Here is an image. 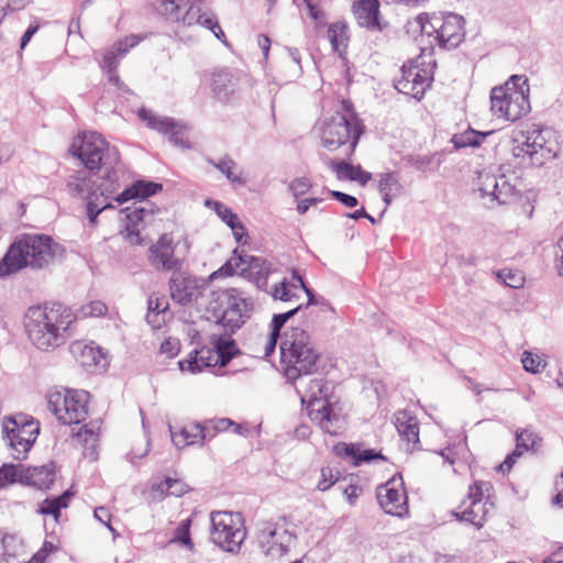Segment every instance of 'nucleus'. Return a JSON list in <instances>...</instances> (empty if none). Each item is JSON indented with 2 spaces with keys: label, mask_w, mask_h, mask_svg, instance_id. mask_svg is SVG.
<instances>
[{
  "label": "nucleus",
  "mask_w": 563,
  "mask_h": 563,
  "mask_svg": "<svg viewBox=\"0 0 563 563\" xmlns=\"http://www.w3.org/2000/svg\"><path fill=\"white\" fill-rule=\"evenodd\" d=\"M212 297L209 310L214 323L222 327V332L210 334L209 344L195 347L185 361H178V371L197 374L217 365L225 367L242 354L232 335L251 318L254 309L252 298L242 297L238 288L213 291Z\"/></svg>",
  "instance_id": "1"
},
{
  "label": "nucleus",
  "mask_w": 563,
  "mask_h": 563,
  "mask_svg": "<svg viewBox=\"0 0 563 563\" xmlns=\"http://www.w3.org/2000/svg\"><path fill=\"white\" fill-rule=\"evenodd\" d=\"M75 317L63 303L36 306L27 309L24 327L30 341L42 351L54 350L73 335Z\"/></svg>",
  "instance_id": "2"
},
{
  "label": "nucleus",
  "mask_w": 563,
  "mask_h": 563,
  "mask_svg": "<svg viewBox=\"0 0 563 563\" xmlns=\"http://www.w3.org/2000/svg\"><path fill=\"white\" fill-rule=\"evenodd\" d=\"M279 353L283 374L290 384L302 376L324 372L322 354L314 347L309 332L302 328L291 327L284 331Z\"/></svg>",
  "instance_id": "3"
},
{
  "label": "nucleus",
  "mask_w": 563,
  "mask_h": 563,
  "mask_svg": "<svg viewBox=\"0 0 563 563\" xmlns=\"http://www.w3.org/2000/svg\"><path fill=\"white\" fill-rule=\"evenodd\" d=\"M64 247L46 234H22L0 260V278L22 268L43 269L60 256Z\"/></svg>",
  "instance_id": "4"
},
{
  "label": "nucleus",
  "mask_w": 563,
  "mask_h": 563,
  "mask_svg": "<svg viewBox=\"0 0 563 563\" xmlns=\"http://www.w3.org/2000/svg\"><path fill=\"white\" fill-rule=\"evenodd\" d=\"M73 148V154L81 161L86 169L92 172L101 167L104 168L106 174L101 183L96 185L97 194L103 200L112 197L120 188L118 173L114 169L120 161L117 148L110 146L100 134L95 132L85 134L79 146L76 147L74 143Z\"/></svg>",
  "instance_id": "5"
},
{
  "label": "nucleus",
  "mask_w": 563,
  "mask_h": 563,
  "mask_svg": "<svg viewBox=\"0 0 563 563\" xmlns=\"http://www.w3.org/2000/svg\"><path fill=\"white\" fill-rule=\"evenodd\" d=\"M272 273V264L261 256L250 255L235 247L229 260L214 271L209 279L219 277H231L239 275L242 278L252 282L257 289L266 290L267 279Z\"/></svg>",
  "instance_id": "6"
},
{
  "label": "nucleus",
  "mask_w": 563,
  "mask_h": 563,
  "mask_svg": "<svg viewBox=\"0 0 563 563\" xmlns=\"http://www.w3.org/2000/svg\"><path fill=\"white\" fill-rule=\"evenodd\" d=\"M210 540L224 552L236 554L246 538L241 512L213 511L210 516Z\"/></svg>",
  "instance_id": "7"
},
{
  "label": "nucleus",
  "mask_w": 563,
  "mask_h": 563,
  "mask_svg": "<svg viewBox=\"0 0 563 563\" xmlns=\"http://www.w3.org/2000/svg\"><path fill=\"white\" fill-rule=\"evenodd\" d=\"M88 397L85 390L51 389L46 396L48 409L63 424H79L88 416Z\"/></svg>",
  "instance_id": "8"
},
{
  "label": "nucleus",
  "mask_w": 563,
  "mask_h": 563,
  "mask_svg": "<svg viewBox=\"0 0 563 563\" xmlns=\"http://www.w3.org/2000/svg\"><path fill=\"white\" fill-rule=\"evenodd\" d=\"M364 131L365 125L363 121L349 123L345 118L332 117L322 129L321 143L330 152L344 147L343 154L345 158L351 159Z\"/></svg>",
  "instance_id": "9"
},
{
  "label": "nucleus",
  "mask_w": 563,
  "mask_h": 563,
  "mask_svg": "<svg viewBox=\"0 0 563 563\" xmlns=\"http://www.w3.org/2000/svg\"><path fill=\"white\" fill-rule=\"evenodd\" d=\"M401 77L395 81V89L421 101L433 82V70L419 64L418 58L409 59L400 68Z\"/></svg>",
  "instance_id": "10"
},
{
  "label": "nucleus",
  "mask_w": 563,
  "mask_h": 563,
  "mask_svg": "<svg viewBox=\"0 0 563 563\" xmlns=\"http://www.w3.org/2000/svg\"><path fill=\"white\" fill-rule=\"evenodd\" d=\"M376 499L387 515L400 518L408 515V496L401 473L394 474L386 483L377 486Z\"/></svg>",
  "instance_id": "11"
},
{
  "label": "nucleus",
  "mask_w": 563,
  "mask_h": 563,
  "mask_svg": "<svg viewBox=\"0 0 563 563\" xmlns=\"http://www.w3.org/2000/svg\"><path fill=\"white\" fill-rule=\"evenodd\" d=\"M296 534L278 522L267 521L258 533V544L263 553L272 558H280L290 551Z\"/></svg>",
  "instance_id": "12"
},
{
  "label": "nucleus",
  "mask_w": 563,
  "mask_h": 563,
  "mask_svg": "<svg viewBox=\"0 0 563 563\" xmlns=\"http://www.w3.org/2000/svg\"><path fill=\"white\" fill-rule=\"evenodd\" d=\"M493 490V484L488 481H474L468 486L466 498L461 501L457 509L452 510V516L459 521H465L481 529L485 522V510L483 516L477 519L478 512L475 509L483 500L484 494ZM484 509V506L482 507Z\"/></svg>",
  "instance_id": "13"
},
{
  "label": "nucleus",
  "mask_w": 563,
  "mask_h": 563,
  "mask_svg": "<svg viewBox=\"0 0 563 563\" xmlns=\"http://www.w3.org/2000/svg\"><path fill=\"white\" fill-rule=\"evenodd\" d=\"M2 432L9 440V445L14 451L15 460H23L30 451L40 432V428L34 427V422H26L20 428L12 417H7L3 421Z\"/></svg>",
  "instance_id": "14"
},
{
  "label": "nucleus",
  "mask_w": 563,
  "mask_h": 563,
  "mask_svg": "<svg viewBox=\"0 0 563 563\" xmlns=\"http://www.w3.org/2000/svg\"><path fill=\"white\" fill-rule=\"evenodd\" d=\"M465 20L462 15L448 12L443 16H434L432 31H439L434 40L440 48H456L465 37Z\"/></svg>",
  "instance_id": "15"
},
{
  "label": "nucleus",
  "mask_w": 563,
  "mask_h": 563,
  "mask_svg": "<svg viewBox=\"0 0 563 563\" xmlns=\"http://www.w3.org/2000/svg\"><path fill=\"white\" fill-rule=\"evenodd\" d=\"M481 198L489 197L492 202L499 206L509 205L518 199L519 190L510 184L506 175H486L478 188Z\"/></svg>",
  "instance_id": "16"
},
{
  "label": "nucleus",
  "mask_w": 563,
  "mask_h": 563,
  "mask_svg": "<svg viewBox=\"0 0 563 563\" xmlns=\"http://www.w3.org/2000/svg\"><path fill=\"white\" fill-rule=\"evenodd\" d=\"M352 12L358 26L369 32H384L389 26V22L382 18L378 0H356Z\"/></svg>",
  "instance_id": "17"
},
{
  "label": "nucleus",
  "mask_w": 563,
  "mask_h": 563,
  "mask_svg": "<svg viewBox=\"0 0 563 563\" xmlns=\"http://www.w3.org/2000/svg\"><path fill=\"white\" fill-rule=\"evenodd\" d=\"M358 442H338L333 445L332 452L341 459L349 460L351 464L358 467L363 464H371L375 461L387 462L388 459L375 449H362Z\"/></svg>",
  "instance_id": "18"
},
{
  "label": "nucleus",
  "mask_w": 563,
  "mask_h": 563,
  "mask_svg": "<svg viewBox=\"0 0 563 563\" xmlns=\"http://www.w3.org/2000/svg\"><path fill=\"white\" fill-rule=\"evenodd\" d=\"M150 201H135L132 206L122 210L125 213L124 238L135 245L142 244L139 225L146 221L147 218L153 217V209L150 207Z\"/></svg>",
  "instance_id": "19"
},
{
  "label": "nucleus",
  "mask_w": 563,
  "mask_h": 563,
  "mask_svg": "<svg viewBox=\"0 0 563 563\" xmlns=\"http://www.w3.org/2000/svg\"><path fill=\"white\" fill-rule=\"evenodd\" d=\"M321 159L327 163L328 167L335 173L338 180L356 181L364 187L372 179V173L364 170L360 164L353 165L350 159H330L325 154L321 155Z\"/></svg>",
  "instance_id": "20"
},
{
  "label": "nucleus",
  "mask_w": 563,
  "mask_h": 563,
  "mask_svg": "<svg viewBox=\"0 0 563 563\" xmlns=\"http://www.w3.org/2000/svg\"><path fill=\"white\" fill-rule=\"evenodd\" d=\"M175 246L172 234H163L158 241L150 247V262L161 271H172L176 266L174 256Z\"/></svg>",
  "instance_id": "21"
},
{
  "label": "nucleus",
  "mask_w": 563,
  "mask_h": 563,
  "mask_svg": "<svg viewBox=\"0 0 563 563\" xmlns=\"http://www.w3.org/2000/svg\"><path fill=\"white\" fill-rule=\"evenodd\" d=\"M55 479V465L53 462L24 468L21 466L19 472V482L21 484L34 486L41 490L49 489Z\"/></svg>",
  "instance_id": "22"
},
{
  "label": "nucleus",
  "mask_w": 563,
  "mask_h": 563,
  "mask_svg": "<svg viewBox=\"0 0 563 563\" xmlns=\"http://www.w3.org/2000/svg\"><path fill=\"white\" fill-rule=\"evenodd\" d=\"M168 300L164 296L153 294L147 300L146 321L153 329H161L172 320Z\"/></svg>",
  "instance_id": "23"
},
{
  "label": "nucleus",
  "mask_w": 563,
  "mask_h": 563,
  "mask_svg": "<svg viewBox=\"0 0 563 563\" xmlns=\"http://www.w3.org/2000/svg\"><path fill=\"white\" fill-rule=\"evenodd\" d=\"M67 188L71 196L89 199L98 197L96 183L90 170H77L67 177Z\"/></svg>",
  "instance_id": "24"
},
{
  "label": "nucleus",
  "mask_w": 563,
  "mask_h": 563,
  "mask_svg": "<svg viewBox=\"0 0 563 563\" xmlns=\"http://www.w3.org/2000/svg\"><path fill=\"white\" fill-rule=\"evenodd\" d=\"M162 189V185L150 180H136L115 196L114 200L122 205L132 199L147 201L146 199Z\"/></svg>",
  "instance_id": "25"
},
{
  "label": "nucleus",
  "mask_w": 563,
  "mask_h": 563,
  "mask_svg": "<svg viewBox=\"0 0 563 563\" xmlns=\"http://www.w3.org/2000/svg\"><path fill=\"white\" fill-rule=\"evenodd\" d=\"M137 115L148 128L167 135L168 142L176 145V122L173 119L158 117L144 107L139 110Z\"/></svg>",
  "instance_id": "26"
},
{
  "label": "nucleus",
  "mask_w": 563,
  "mask_h": 563,
  "mask_svg": "<svg viewBox=\"0 0 563 563\" xmlns=\"http://www.w3.org/2000/svg\"><path fill=\"white\" fill-rule=\"evenodd\" d=\"M207 287V280L202 278L183 277L181 283H178V305L186 306L197 300Z\"/></svg>",
  "instance_id": "27"
},
{
  "label": "nucleus",
  "mask_w": 563,
  "mask_h": 563,
  "mask_svg": "<svg viewBox=\"0 0 563 563\" xmlns=\"http://www.w3.org/2000/svg\"><path fill=\"white\" fill-rule=\"evenodd\" d=\"M311 420H318L321 429L331 435H336L340 427L338 422L340 420L339 415L335 413L333 405L329 400H324L321 407L310 411Z\"/></svg>",
  "instance_id": "28"
},
{
  "label": "nucleus",
  "mask_w": 563,
  "mask_h": 563,
  "mask_svg": "<svg viewBox=\"0 0 563 563\" xmlns=\"http://www.w3.org/2000/svg\"><path fill=\"white\" fill-rule=\"evenodd\" d=\"M328 38L332 51L339 57L346 62V48L349 42L347 24L344 21H338L328 25Z\"/></svg>",
  "instance_id": "29"
},
{
  "label": "nucleus",
  "mask_w": 563,
  "mask_h": 563,
  "mask_svg": "<svg viewBox=\"0 0 563 563\" xmlns=\"http://www.w3.org/2000/svg\"><path fill=\"white\" fill-rule=\"evenodd\" d=\"M396 428L400 437L416 446L419 440V422L416 417L410 416L407 410H400L396 415Z\"/></svg>",
  "instance_id": "30"
},
{
  "label": "nucleus",
  "mask_w": 563,
  "mask_h": 563,
  "mask_svg": "<svg viewBox=\"0 0 563 563\" xmlns=\"http://www.w3.org/2000/svg\"><path fill=\"white\" fill-rule=\"evenodd\" d=\"M235 84L233 75L228 69H222L212 74L211 88L214 98L219 101L227 102L234 92Z\"/></svg>",
  "instance_id": "31"
},
{
  "label": "nucleus",
  "mask_w": 563,
  "mask_h": 563,
  "mask_svg": "<svg viewBox=\"0 0 563 563\" xmlns=\"http://www.w3.org/2000/svg\"><path fill=\"white\" fill-rule=\"evenodd\" d=\"M493 133L494 131L482 132L468 128L462 133L453 134L450 142L453 144L454 150H461L465 147L477 148L483 144L485 139Z\"/></svg>",
  "instance_id": "32"
},
{
  "label": "nucleus",
  "mask_w": 563,
  "mask_h": 563,
  "mask_svg": "<svg viewBox=\"0 0 563 563\" xmlns=\"http://www.w3.org/2000/svg\"><path fill=\"white\" fill-rule=\"evenodd\" d=\"M531 111L529 96L522 92H514L509 98L508 110H506V120L516 122Z\"/></svg>",
  "instance_id": "33"
},
{
  "label": "nucleus",
  "mask_w": 563,
  "mask_h": 563,
  "mask_svg": "<svg viewBox=\"0 0 563 563\" xmlns=\"http://www.w3.org/2000/svg\"><path fill=\"white\" fill-rule=\"evenodd\" d=\"M71 351L73 353L80 352L78 361L80 362L81 366L87 368L91 366H101V362L104 360V356L102 355L99 347L75 343L71 346Z\"/></svg>",
  "instance_id": "34"
},
{
  "label": "nucleus",
  "mask_w": 563,
  "mask_h": 563,
  "mask_svg": "<svg viewBox=\"0 0 563 563\" xmlns=\"http://www.w3.org/2000/svg\"><path fill=\"white\" fill-rule=\"evenodd\" d=\"M511 92H507L506 87H494L490 91V110L498 118L506 120V110H508Z\"/></svg>",
  "instance_id": "35"
},
{
  "label": "nucleus",
  "mask_w": 563,
  "mask_h": 563,
  "mask_svg": "<svg viewBox=\"0 0 563 563\" xmlns=\"http://www.w3.org/2000/svg\"><path fill=\"white\" fill-rule=\"evenodd\" d=\"M178 435L184 439L185 445L202 446L206 442V434L203 433L201 422H190L183 426L178 430Z\"/></svg>",
  "instance_id": "36"
},
{
  "label": "nucleus",
  "mask_w": 563,
  "mask_h": 563,
  "mask_svg": "<svg viewBox=\"0 0 563 563\" xmlns=\"http://www.w3.org/2000/svg\"><path fill=\"white\" fill-rule=\"evenodd\" d=\"M71 496L73 494L66 490L57 497L46 498L40 507V512L43 515H52L57 519L60 515V510L68 506Z\"/></svg>",
  "instance_id": "37"
},
{
  "label": "nucleus",
  "mask_w": 563,
  "mask_h": 563,
  "mask_svg": "<svg viewBox=\"0 0 563 563\" xmlns=\"http://www.w3.org/2000/svg\"><path fill=\"white\" fill-rule=\"evenodd\" d=\"M542 443V438L527 429L516 432V450L519 451H537Z\"/></svg>",
  "instance_id": "38"
},
{
  "label": "nucleus",
  "mask_w": 563,
  "mask_h": 563,
  "mask_svg": "<svg viewBox=\"0 0 563 563\" xmlns=\"http://www.w3.org/2000/svg\"><path fill=\"white\" fill-rule=\"evenodd\" d=\"M378 191L394 192L396 195L402 194L404 187L400 184V177L398 172L391 170L387 173H382L378 175Z\"/></svg>",
  "instance_id": "39"
},
{
  "label": "nucleus",
  "mask_w": 563,
  "mask_h": 563,
  "mask_svg": "<svg viewBox=\"0 0 563 563\" xmlns=\"http://www.w3.org/2000/svg\"><path fill=\"white\" fill-rule=\"evenodd\" d=\"M195 514L194 511L188 518L178 522V547L186 549L190 553H195L196 551V544L190 532Z\"/></svg>",
  "instance_id": "40"
},
{
  "label": "nucleus",
  "mask_w": 563,
  "mask_h": 563,
  "mask_svg": "<svg viewBox=\"0 0 563 563\" xmlns=\"http://www.w3.org/2000/svg\"><path fill=\"white\" fill-rule=\"evenodd\" d=\"M205 206L211 209L228 227H230L239 218V216L233 212L231 208L227 207L219 200L207 198L205 200Z\"/></svg>",
  "instance_id": "41"
},
{
  "label": "nucleus",
  "mask_w": 563,
  "mask_h": 563,
  "mask_svg": "<svg viewBox=\"0 0 563 563\" xmlns=\"http://www.w3.org/2000/svg\"><path fill=\"white\" fill-rule=\"evenodd\" d=\"M108 307L103 301L93 300L82 305L74 314L75 320L78 318H95L106 316Z\"/></svg>",
  "instance_id": "42"
},
{
  "label": "nucleus",
  "mask_w": 563,
  "mask_h": 563,
  "mask_svg": "<svg viewBox=\"0 0 563 563\" xmlns=\"http://www.w3.org/2000/svg\"><path fill=\"white\" fill-rule=\"evenodd\" d=\"M210 163L219 170L221 172L225 177L227 179L232 183L233 185L238 184L240 186H243L246 184V180L239 176V175H235L233 172H232V168L235 166V162L232 159V158H229V157H225L223 159H220L219 162H213V161H210Z\"/></svg>",
  "instance_id": "43"
},
{
  "label": "nucleus",
  "mask_w": 563,
  "mask_h": 563,
  "mask_svg": "<svg viewBox=\"0 0 563 563\" xmlns=\"http://www.w3.org/2000/svg\"><path fill=\"white\" fill-rule=\"evenodd\" d=\"M507 88V92H522L529 96L530 87L529 80L525 75H511L509 79L501 86Z\"/></svg>",
  "instance_id": "44"
},
{
  "label": "nucleus",
  "mask_w": 563,
  "mask_h": 563,
  "mask_svg": "<svg viewBox=\"0 0 563 563\" xmlns=\"http://www.w3.org/2000/svg\"><path fill=\"white\" fill-rule=\"evenodd\" d=\"M303 2L308 10V16L314 22V29L317 31L323 29L327 25L325 12L313 0H303Z\"/></svg>",
  "instance_id": "45"
},
{
  "label": "nucleus",
  "mask_w": 563,
  "mask_h": 563,
  "mask_svg": "<svg viewBox=\"0 0 563 563\" xmlns=\"http://www.w3.org/2000/svg\"><path fill=\"white\" fill-rule=\"evenodd\" d=\"M0 544L2 549L1 555L4 558L16 556L18 551L22 545L21 540L16 536L10 533L2 536L0 539Z\"/></svg>",
  "instance_id": "46"
},
{
  "label": "nucleus",
  "mask_w": 563,
  "mask_h": 563,
  "mask_svg": "<svg viewBox=\"0 0 563 563\" xmlns=\"http://www.w3.org/2000/svg\"><path fill=\"white\" fill-rule=\"evenodd\" d=\"M181 331L186 334L187 339L189 340V343L191 345H195V347L207 345L206 340L203 339L201 330L198 328L197 322H184Z\"/></svg>",
  "instance_id": "47"
},
{
  "label": "nucleus",
  "mask_w": 563,
  "mask_h": 563,
  "mask_svg": "<svg viewBox=\"0 0 563 563\" xmlns=\"http://www.w3.org/2000/svg\"><path fill=\"white\" fill-rule=\"evenodd\" d=\"M100 197H92L87 200V217L91 224L97 222L98 216L104 209L112 208L110 202H106V200L99 201Z\"/></svg>",
  "instance_id": "48"
},
{
  "label": "nucleus",
  "mask_w": 563,
  "mask_h": 563,
  "mask_svg": "<svg viewBox=\"0 0 563 563\" xmlns=\"http://www.w3.org/2000/svg\"><path fill=\"white\" fill-rule=\"evenodd\" d=\"M532 136L526 137V146L532 147L534 151L544 154L545 158L554 159L559 153V144L556 142H548L544 145H540L536 143V141H531Z\"/></svg>",
  "instance_id": "49"
},
{
  "label": "nucleus",
  "mask_w": 563,
  "mask_h": 563,
  "mask_svg": "<svg viewBox=\"0 0 563 563\" xmlns=\"http://www.w3.org/2000/svg\"><path fill=\"white\" fill-rule=\"evenodd\" d=\"M152 7L165 20H173L176 12V0H154Z\"/></svg>",
  "instance_id": "50"
},
{
  "label": "nucleus",
  "mask_w": 563,
  "mask_h": 563,
  "mask_svg": "<svg viewBox=\"0 0 563 563\" xmlns=\"http://www.w3.org/2000/svg\"><path fill=\"white\" fill-rule=\"evenodd\" d=\"M340 472H336L333 474V471L331 467L325 466L321 468V478L318 482L317 488L320 492H325L330 489L334 484H336L340 481Z\"/></svg>",
  "instance_id": "51"
},
{
  "label": "nucleus",
  "mask_w": 563,
  "mask_h": 563,
  "mask_svg": "<svg viewBox=\"0 0 563 563\" xmlns=\"http://www.w3.org/2000/svg\"><path fill=\"white\" fill-rule=\"evenodd\" d=\"M271 295L275 300L284 302L290 301L296 295L290 290V284L284 278L279 284H276L271 291Z\"/></svg>",
  "instance_id": "52"
},
{
  "label": "nucleus",
  "mask_w": 563,
  "mask_h": 563,
  "mask_svg": "<svg viewBox=\"0 0 563 563\" xmlns=\"http://www.w3.org/2000/svg\"><path fill=\"white\" fill-rule=\"evenodd\" d=\"M141 40L142 38L139 35L132 34V35L126 36L125 38L120 40L117 43H114L111 51H114L117 53L118 57H122L131 48L135 47L141 42Z\"/></svg>",
  "instance_id": "53"
},
{
  "label": "nucleus",
  "mask_w": 563,
  "mask_h": 563,
  "mask_svg": "<svg viewBox=\"0 0 563 563\" xmlns=\"http://www.w3.org/2000/svg\"><path fill=\"white\" fill-rule=\"evenodd\" d=\"M19 472L13 464H3L0 467V488L19 482Z\"/></svg>",
  "instance_id": "54"
},
{
  "label": "nucleus",
  "mask_w": 563,
  "mask_h": 563,
  "mask_svg": "<svg viewBox=\"0 0 563 563\" xmlns=\"http://www.w3.org/2000/svg\"><path fill=\"white\" fill-rule=\"evenodd\" d=\"M522 367L526 372L537 374L541 372V358L531 352L525 351L521 358Z\"/></svg>",
  "instance_id": "55"
},
{
  "label": "nucleus",
  "mask_w": 563,
  "mask_h": 563,
  "mask_svg": "<svg viewBox=\"0 0 563 563\" xmlns=\"http://www.w3.org/2000/svg\"><path fill=\"white\" fill-rule=\"evenodd\" d=\"M311 187L312 183L308 177H297L290 181L288 189L295 198H298L307 194Z\"/></svg>",
  "instance_id": "56"
},
{
  "label": "nucleus",
  "mask_w": 563,
  "mask_h": 563,
  "mask_svg": "<svg viewBox=\"0 0 563 563\" xmlns=\"http://www.w3.org/2000/svg\"><path fill=\"white\" fill-rule=\"evenodd\" d=\"M435 14L430 15L427 12L419 13L416 16V22L419 25L421 33L428 36L438 35L439 31H432Z\"/></svg>",
  "instance_id": "57"
},
{
  "label": "nucleus",
  "mask_w": 563,
  "mask_h": 563,
  "mask_svg": "<svg viewBox=\"0 0 563 563\" xmlns=\"http://www.w3.org/2000/svg\"><path fill=\"white\" fill-rule=\"evenodd\" d=\"M201 3H197V2H190L189 3V8L187 9V11L184 13L183 18H181V22L185 24V25H192V24H199L201 19H198L199 15H203V13L201 12V7H200Z\"/></svg>",
  "instance_id": "58"
},
{
  "label": "nucleus",
  "mask_w": 563,
  "mask_h": 563,
  "mask_svg": "<svg viewBox=\"0 0 563 563\" xmlns=\"http://www.w3.org/2000/svg\"><path fill=\"white\" fill-rule=\"evenodd\" d=\"M176 483V479L170 477H165V479L156 483L154 482L151 485V494L153 498L162 499L167 495V492L172 488V486Z\"/></svg>",
  "instance_id": "59"
},
{
  "label": "nucleus",
  "mask_w": 563,
  "mask_h": 563,
  "mask_svg": "<svg viewBox=\"0 0 563 563\" xmlns=\"http://www.w3.org/2000/svg\"><path fill=\"white\" fill-rule=\"evenodd\" d=\"M229 228L231 229L232 234L239 244H249L250 235L240 218H238Z\"/></svg>",
  "instance_id": "60"
},
{
  "label": "nucleus",
  "mask_w": 563,
  "mask_h": 563,
  "mask_svg": "<svg viewBox=\"0 0 563 563\" xmlns=\"http://www.w3.org/2000/svg\"><path fill=\"white\" fill-rule=\"evenodd\" d=\"M327 191L332 199L342 203L346 208H355L358 205L357 198L350 194L333 189H327Z\"/></svg>",
  "instance_id": "61"
},
{
  "label": "nucleus",
  "mask_w": 563,
  "mask_h": 563,
  "mask_svg": "<svg viewBox=\"0 0 563 563\" xmlns=\"http://www.w3.org/2000/svg\"><path fill=\"white\" fill-rule=\"evenodd\" d=\"M335 118H345L349 123H354V121H362L354 108V104L349 99H343L341 101V112H338Z\"/></svg>",
  "instance_id": "62"
},
{
  "label": "nucleus",
  "mask_w": 563,
  "mask_h": 563,
  "mask_svg": "<svg viewBox=\"0 0 563 563\" xmlns=\"http://www.w3.org/2000/svg\"><path fill=\"white\" fill-rule=\"evenodd\" d=\"M407 163L417 170L424 172L432 163V155H409Z\"/></svg>",
  "instance_id": "63"
},
{
  "label": "nucleus",
  "mask_w": 563,
  "mask_h": 563,
  "mask_svg": "<svg viewBox=\"0 0 563 563\" xmlns=\"http://www.w3.org/2000/svg\"><path fill=\"white\" fill-rule=\"evenodd\" d=\"M340 488L350 506H354L356 504L357 498L363 492L360 485L353 483L346 485L345 487L340 486Z\"/></svg>",
  "instance_id": "64"
}]
</instances>
